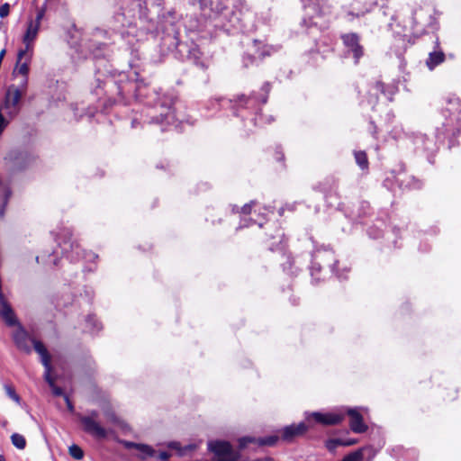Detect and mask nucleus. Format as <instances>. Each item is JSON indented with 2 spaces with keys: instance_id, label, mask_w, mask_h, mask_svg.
<instances>
[{
  "instance_id": "nucleus-1",
  "label": "nucleus",
  "mask_w": 461,
  "mask_h": 461,
  "mask_svg": "<svg viewBox=\"0 0 461 461\" xmlns=\"http://www.w3.org/2000/svg\"><path fill=\"white\" fill-rule=\"evenodd\" d=\"M118 81L112 77L104 81L97 79L95 95H100L104 90L107 95L104 100L105 109L116 103L128 104L132 94L137 101L143 103L146 108L141 112L143 123L160 124L161 131H166L165 126L175 123L176 118L173 105L176 97L171 93L161 95L156 88L150 87L143 82H133L127 79L126 75L121 74Z\"/></svg>"
},
{
  "instance_id": "nucleus-2",
  "label": "nucleus",
  "mask_w": 461,
  "mask_h": 461,
  "mask_svg": "<svg viewBox=\"0 0 461 461\" xmlns=\"http://www.w3.org/2000/svg\"><path fill=\"white\" fill-rule=\"evenodd\" d=\"M302 3L304 11L302 25L316 41V36L324 32L330 26L331 6L328 0H302Z\"/></svg>"
},
{
  "instance_id": "nucleus-3",
  "label": "nucleus",
  "mask_w": 461,
  "mask_h": 461,
  "mask_svg": "<svg viewBox=\"0 0 461 461\" xmlns=\"http://www.w3.org/2000/svg\"><path fill=\"white\" fill-rule=\"evenodd\" d=\"M270 89V84L266 82L261 87L262 94L259 97L256 96L255 95L249 96L240 95H238L235 99L230 100V103H233L232 109L234 110V114L236 116H240L244 120L245 114L243 113V110L248 111L250 115H253V117L250 118V122L255 126H261L265 123H270L273 122L274 119L272 116L265 118L262 114L258 113V112L261 110V105L265 104L267 101Z\"/></svg>"
},
{
  "instance_id": "nucleus-4",
  "label": "nucleus",
  "mask_w": 461,
  "mask_h": 461,
  "mask_svg": "<svg viewBox=\"0 0 461 461\" xmlns=\"http://www.w3.org/2000/svg\"><path fill=\"white\" fill-rule=\"evenodd\" d=\"M57 241L62 255L70 261H77L83 258L94 262L98 258V256L93 252H86L81 249L80 246L76 241L72 240V233L68 229L63 230L62 232L58 234Z\"/></svg>"
},
{
  "instance_id": "nucleus-5",
  "label": "nucleus",
  "mask_w": 461,
  "mask_h": 461,
  "mask_svg": "<svg viewBox=\"0 0 461 461\" xmlns=\"http://www.w3.org/2000/svg\"><path fill=\"white\" fill-rule=\"evenodd\" d=\"M337 263L338 260L331 249L328 247L317 249L312 255L310 270L312 279L319 280L320 278L317 275L324 268H328L330 273L335 274V266Z\"/></svg>"
},
{
  "instance_id": "nucleus-6",
  "label": "nucleus",
  "mask_w": 461,
  "mask_h": 461,
  "mask_svg": "<svg viewBox=\"0 0 461 461\" xmlns=\"http://www.w3.org/2000/svg\"><path fill=\"white\" fill-rule=\"evenodd\" d=\"M26 79L21 80L18 86L11 85L8 86L5 99L0 105L5 110L6 116L10 119L15 117L20 111V101L26 92Z\"/></svg>"
},
{
  "instance_id": "nucleus-7",
  "label": "nucleus",
  "mask_w": 461,
  "mask_h": 461,
  "mask_svg": "<svg viewBox=\"0 0 461 461\" xmlns=\"http://www.w3.org/2000/svg\"><path fill=\"white\" fill-rule=\"evenodd\" d=\"M46 10H47L46 5H42L41 7L37 8L35 19H30L28 21L26 32L23 38V42L24 43L25 48L23 50H19V52H18L19 60L21 59H23L27 54V52H29L32 50L33 42L38 36L41 23L42 19L45 16Z\"/></svg>"
},
{
  "instance_id": "nucleus-8",
  "label": "nucleus",
  "mask_w": 461,
  "mask_h": 461,
  "mask_svg": "<svg viewBox=\"0 0 461 461\" xmlns=\"http://www.w3.org/2000/svg\"><path fill=\"white\" fill-rule=\"evenodd\" d=\"M446 113H449V118H446V122H443V129H437V139H441L442 136L447 133L456 134L454 130H452V125L454 122H458L459 121V113H461V101L458 98H451L447 102V106L443 111V115H446Z\"/></svg>"
},
{
  "instance_id": "nucleus-9",
  "label": "nucleus",
  "mask_w": 461,
  "mask_h": 461,
  "mask_svg": "<svg viewBox=\"0 0 461 461\" xmlns=\"http://www.w3.org/2000/svg\"><path fill=\"white\" fill-rule=\"evenodd\" d=\"M99 417L97 411H90L87 415H80L79 421L83 426V429L87 434L95 438L103 439L107 437V430L96 420Z\"/></svg>"
},
{
  "instance_id": "nucleus-10",
  "label": "nucleus",
  "mask_w": 461,
  "mask_h": 461,
  "mask_svg": "<svg viewBox=\"0 0 461 461\" xmlns=\"http://www.w3.org/2000/svg\"><path fill=\"white\" fill-rule=\"evenodd\" d=\"M208 449L214 453L217 456V461H237L239 458L231 445L226 441H210L208 443Z\"/></svg>"
},
{
  "instance_id": "nucleus-11",
  "label": "nucleus",
  "mask_w": 461,
  "mask_h": 461,
  "mask_svg": "<svg viewBox=\"0 0 461 461\" xmlns=\"http://www.w3.org/2000/svg\"><path fill=\"white\" fill-rule=\"evenodd\" d=\"M341 40L347 52L352 55L355 64H357L364 55V47L360 44L359 35L355 32L346 33L341 36Z\"/></svg>"
},
{
  "instance_id": "nucleus-12",
  "label": "nucleus",
  "mask_w": 461,
  "mask_h": 461,
  "mask_svg": "<svg viewBox=\"0 0 461 461\" xmlns=\"http://www.w3.org/2000/svg\"><path fill=\"white\" fill-rule=\"evenodd\" d=\"M5 160L14 170H23L32 161V156L24 150L12 149L5 157Z\"/></svg>"
},
{
  "instance_id": "nucleus-13",
  "label": "nucleus",
  "mask_w": 461,
  "mask_h": 461,
  "mask_svg": "<svg viewBox=\"0 0 461 461\" xmlns=\"http://www.w3.org/2000/svg\"><path fill=\"white\" fill-rule=\"evenodd\" d=\"M253 49L255 54H245L243 56V65L248 68L249 65H253L256 63L257 59H263L267 56H270L273 51H275L274 47L268 45H263L258 41H253Z\"/></svg>"
},
{
  "instance_id": "nucleus-14",
  "label": "nucleus",
  "mask_w": 461,
  "mask_h": 461,
  "mask_svg": "<svg viewBox=\"0 0 461 461\" xmlns=\"http://www.w3.org/2000/svg\"><path fill=\"white\" fill-rule=\"evenodd\" d=\"M345 417L343 412H328L322 413L319 411L312 412L306 416V420L310 422L313 420L315 422L325 425H337L339 424Z\"/></svg>"
},
{
  "instance_id": "nucleus-15",
  "label": "nucleus",
  "mask_w": 461,
  "mask_h": 461,
  "mask_svg": "<svg viewBox=\"0 0 461 461\" xmlns=\"http://www.w3.org/2000/svg\"><path fill=\"white\" fill-rule=\"evenodd\" d=\"M13 340L16 346V348L23 351L25 353H31L32 351V339L29 333L25 330V329L22 326V324H18L16 326V330L13 332Z\"/></svg>"
},
{
  "instance_id": "nucleus-16",
  "label": "nucleus",
  "mask_w": 461,
  "mask_h": 461,
  "mask_svg": "<svg viewBox=\"0 0 461 461\" xmlns=\"http://www.w3.org/2000/svg\"><path fill=\"white\" fill-rule=\"evenodd\" d=\"M279 437L276 435H270L263 438H255V437H242L239 439V447L240 449L245 448L249 444L253 443L257 444L259 447L268 446L272 447L276 444Z\"/></svg>"
},
{
  "instance_id": "nucleus-17",
  "label": "nucleus",
  "mask_w": 461,
  "mask_h": 461,
  "mask_svg": "<svg viewBox=\"0 0 461 461\" xmlns=\"http://www.w3.org/2000/svg\"><path fill=\"white\" fill-rule=\"evenodd\" d=\"M414 144L417 150L426 153L428 156L433 155L437 149V141L433 138H429L425 134H420L415 137Z\"/></svg>"
},
{
  "instance_id": "nucleus-18",
  "label": "nucleus",
  "mask_w": 461,
  "mask_h": 461,
  "mask_svg": "<svg viewBox=\"0 0 461 461\" xmlns=\"http://www.w3.org/2000/svg\"><path fill=\"white\" fill-rule=\"evenodd\" d=\"M126 449H136L139 451L138 457L145 460L149 457H151L155 455L156 451L154 448L147 444L142 443H135L128 440H121L120 442Z\"/></svg>"
},
{
  "instance_id": "nucleus-19",
  "label": "nucleus",
  "mask_w": 461,
  "mask_h": 461,
  "mask_svg": "<svg viewBox=\"0 0 461 461\" xmlns=\"http://www.w3.org/2000/svg\"><path fill=\"white\" fill-rule=\"evenodd\" d=\"M0 317L8 326L12 327L20 324L16 319L14 310L5 300L4 294L0 295Z\"/></svg>"
},
{
  "instance_id": "nucleus-20",
  "label": "nucleus",
  "mask_w": 461,
  "mask_h": 461,
  "mask_svg": "<svg viewBox=\"0 0 461 461\" xmlns=\"http://www.w3.org/2000/svg\"><path fill=\"white\" fill-rule=\"evenodd\" d=\"M347 413L349 416V426L353 432L364 433L366 431L367 426L357 409H348Z\"/></svg>"
},
{
  "instance_id": "nucleus-21",
  "label": "nucleus",
  "mask_w": 461,
  "mask_h": 461,
  "mask_svg": "<svg viewBox=\"0 0 461 461\" xmlns=\"http://www.w3.org/2000/svg\"><path fill=\"white\" fill-rule=\"evenodd\" d=\"M306 430L307 426L304 422L286 426L282 429V438L285 441H292L295 437L303 435Z\"/></svg>"
},
{
  "instance_id": "nucleus-22",
  "label": "nucleus",
  "mask_w": 461,
  "mask_h": 461,
  "mask_svg": "<svg viewBox=\"0 0 461 461\" xmlns=\"http://www.w3.org/2000/svg\"><path fill=\"white\" fill-rule=\"evenodd\" d=\"M32 344L33 345L34 350L41 357V362L43 365L45 371L51 370L50 356L46 347L44 346V344L41 341L36 340V339L32 340Z\"/></svg>"
},
{
  "instance_id": "nucleus-23",
  "label": "nucleus",
  "mask_w": 461,
  "mask_h": 461,
  "mask_svg": "<svg viewBox=\"0 0 461 461\" xmlns=\"http://www.w3.org/2000/svg\"><path fill=\"white\" fill-rule=\"evenodd\" d=\"M372 90L375 92L374 94L376 95L377 93L383 94L387 97L389 101H393V96L396 92V88L393 86L388 85L385 86L381 81H376L372 87Z\"/></svg>"
},
{
  "instance_id": "nucleus-24",
  "label": "nucleus",
  "mask_w": 461,
  "mask_h": 461,
  "mask_svg": "<svg viewBox=\"0 0 461 461\" xmlns=\"http://www.w3.org/2000/svg\"><path fill=\"white\" fill-rule=\"evenodd\" d=\"M357 443L356 439H348L342 438H330L326 441V447L330 451H334L338 447H349Z\"/></svg>"
},
{
  "instance_id": "nucleus-25",
  "label": "nucleus",
  "mask_w": 461,
  "mask_h": 461,
  "mask_svg": "<svg viewBox=\"0 0 461 461\" xmlns=\"http://www.w3.org/2000/svg\"><path fill=\"white\" fill-rule=\"evenodd\" d=\"M445 54L441 50L432 51L429 54V58L426 61V64L429 70L434 69L437 66L444 62Z\"/></svg>"
},
{
  "instance_id": "nucleus-26",
  "label": "nucleus",
  "mask_w": 461,
  "mask_h": 461,
  "mask_svg": "<svg viewBox=\"0 0 461 461\" xmlns=\"http://www.w3.org/2000/svg\"><path fill=\"white\" fill-rule=\"evenodd\" d=\"M405 179L397 176V181L402 188L407 189H420L422 185L421 182L413 176H403Z\"/></svg>"
},
{
  "instance_id": "nucleus-27",
  "label": "nucleus",
  "mask_w": 461,
  "mask_h": 461,
  "mask_svg": "<svg viewBox=\"0 0 461 461\" xmlns=\"http://www.w3.org/2000/svg\"><path fill=\"white\" fill-rule=\"evenodd\" d=\"M113 20L115 22L116 28H124L131 25L133 21V16L127 15L123 12H118L114 14Z\"/></svg>"
},
{
  "instance_id": "nucleus-28",
  "label": "nucleus",
  "mask_w": 461,
  "mask_h": 461,
  "mask_svg": "<svg viewBox=\"0 0 461 461\" xmlns=\"http://www.w3.org/2000/svg\"><path fill=\"white\" fill-rule=\"evenodd\" d=\"M50 373H51V370L44 371L45 381L48 383V384L51 388L52 393L55 396H63L64 397V395H66V394L64 393L63 389L55 384L54 378L51 376Z\"/></svg>"
},
{
  "instance_id": "nucleus-29",
  "label": "nucleus",
  "mask_w": 461,
  "mask_h": 461,
  "mask_svg": "<svg viewBox=\"0 0 461 461\" xmlns=\"http://www.w3.org/2000/svg\"><path fill=\"white\" fill-rule=\"evenodd\" d=\"M30 59L31 58H28L24 62L21 63V60L23 59H21L20 60L18 59L17 60V68H16V70L18 74L22 75V79H26V86H28V74H29V62H30Z\"/></svg>"
},
{
  "instance_id": "nucleus-30",
  "label": "nucleus",
  "mask_w": 461,
  "mask_h": 461,
  "mask_svg": "<svg viewBox=\"0 0 461 461\" xmlns=\"http://www.w3.org/2000/svg\"><path fill=\"white\" fill-rule=\"evenodd\" d=\"M354 156L356 163L359 166L361 169L368 168V159L365 151H355Z\"/></svg>"
},
{
  "instance_id": "nucleus-31",
  "label": "nucleus",
  "mask_w": 461,
  "mask_h": 461,
  "mask_svg": "<svg viewBox=\"0 0 461 461\" xmlns=\"http://www.w3.org/2000/svg\"><path fill=\"white\" fill-rule=\"evenodd\" d=\"M11 440L13 445L18 449H23L26 446L25 438L19 433H14L11 436Z\"/></svg>"
},
{
  "instance_id": "nucleus-32",
  "label": "nucleus",
  "mask_w": 461,
  "mask_h": 461,
  "mask_svg": "<svg viewBox=\"0 0 461 461\" xmlns=\"http://www.w3.org/2000/svg\"><path fill=\"white\" fill-rule=\"evenodd\" d=\"M2 195H3V204L0 208V217H3L5 215V208L8 204L9 199L12 195L11 189L9 187H5L3 190Z\"/></svg>"
},
{
  "instance_id": "nucleus-33",
  "label": "nucleus",
  "mask_w": 461,
  "mask_h": 461,
  "mask_svg": "<svg viewBox=\"0 0 461 461\" xmlns=\"http://www.w3.org/2000/svg\"><path fill=\"white\" fill-rule=\"evenodd\" d=\"M68 452H69V455L77 460H81L84 457V451L77 445L74 444V445L70 446L68 448Z\"/></svg>"
},
{
  "instance_id": "nucleus-34",
  "label": "nucleus",
  "mask_w": 461,
  "mask_h": 461,
  "mask_svg": "<svg viewBox=\"0 0 461 461\" xmlns=\"http://www.w3.org/2000/svg\"><path fill=\"white\" fill-rule=\"evenodd\" d=\"M256 201H250L249 203L244 204L240 210L237 205H234L232 208L233 212H241L245 215H248L251 212L252 207L256 204Z\"/></svg>"
},
{
  "instance_id": "nucleus-35",
  "label": "nucleus",
  "mask_w": 461,
  "mask_h": 461,
  "mask_svg": "<svg viewBox=\"0 0 461 461\" xmlns=\"http://www.w3.org/2000/svg\"><path fill=\"white\" fill-rule=\"evenodd\" d=\"M86 324L89 326L91 330H100L102 329L101 324L98 322L95 315H89L86 318Z\"/></svg>"
},
{
  "instance_id": "nucleus-36",
  "label": "nucleus",
  "mask_w": 461,
  "mask_h": 461,
  "mask_svg": "<svg viewBox=\"0 0 461 461\" xmlns=\"http://www.w3.org/2000/svg\"><path fill=\"white\" fill-rule=\"evenodd\" d=\"M362 460H363V450L358 449V450L346 456L342 461H362Z\"/></svg>"
},
{
  "instance_id": "nucleus-37",
  "label": "nucleus",
  "mask_w": 461,
  "mask_h": 461,
  "mask_svg": "<svg viewBox=\"0 0 461 461\" xmlns=\"http://www.w3.org/2000/svg\"><path fill=\"white\" fill-rule=\"evenodd\" d=\"M5 115L6 113H5V110L0 107V135L4 131V130L6 128V126L9 123V121L11 120L9 117L5 118Z\"/></svg>"
},
{
  "instance_id": "nucleus-38",
  "label": "nucleus",
  "mask_w": 461,
  "mask_h": 461,
  "mask_svg": "<svg viewBox=\"0 0 461 461\" xmlns=\"http://www.w3.org/2000/svg\"><path fill=\"white\" fill-rule=\"evenodd\" d=\"M5 391H6V393L7 395L12 399L14 400V402H16L17 403L20 402V396L16 393L15 390L12 387V386H9V385H6L5 386Z\"/></svg>"
},
{
  "instance_id": "nucleus-39",
  "label": "nucleus",
  "mask_w": 461,
  "mask_h": 461,
  "mask_svg": "<svg viewBox=\"0 0 461 461\" xmlns=\"http://www.w3.org/2000/svg\"><path fill=\"white\" fill-rule=\"evenodd\" d=\"M198 447L197 444L192 443L185 445L182 447L181 456L186 455L188 452L194 451Z\"/></svg>"
},
{
  "instance_id": "nucleus-40",
  "label": "nucleus",
  "mask_w": 461,
  "mask_h": 461,
  "mask_svg": "<svg viewBox=\"0 0 461 461\" xmlns=\"http://www.w3.org/2000/svg\"><path fill=\"white\" fill-rule=\"evenodd\" d=\"M10 12V5L5 3L0 6V17L5 18L9 14Z\"/></svg>"
},
{
  "instance_id": "nucleus-41",
  "label": "nucleus",
  "mask_w": 461,
  "mask_h": 461,
  "mask_svg": "<svg viewBox=\"0 0 461 461\" xmlns=\"http://www.w3.org/2000/svg\"><path fill=\"white\" fill-rule=\"evenodd\" d=\"M168 447L171 448V449H174V450H176L178 455L181 456V452H182V446L179 442H176V441H172L168 444Z\"/></svg>"
},
{
  "instance_id": "nucleus-42",
  "label": "nucleus",
  "mask_w": 461,
  "mask_h": 461,
  "mask_svg": "<svg viewBox=\"0 0 461 461\" xmlns=\"http://www.w3.org/2000/svg\"><path fill=\"white\" fill-rule=\"evenodd\" d=\"M170 456H171V455L168 452H167V451H161L158 454V459L161 460V461H168Z\"/></svg>"
},
{
  "instance_id": "nucleus-43",
  "label": "nucleus",
  "mask_w": 461,
  "mask_h": 461,
  "mask_svg": "<svg viewBox=\"0 0 461 461\" xmlns=\"http://www.w3.org/2000/svg\"><path fill=\"white\" fill-rule=\"evenodd\" d=\"M64 400H65V402L67 403V407H68V411L72 412L74 411V405L71 402V401L69 400L68 396V395H64Z\"/></svg>"
},
{
  "instance_id": "nucleus-44",
  "label": "nucleus",
  "mask_w": 461,
  "mask_h": 461,
  "mask_svg": "<svg viewBox=\"0 0 461 461\" xmlns=\"http://www.w3.org/2000/svg\"><path fill=\"white\" fill-rule=\"evenodd\" d=\"M396 41L401 43L403 46V49L405 50V38L404 37H399L396 39Z\"/></svg>"
},
{
  "instance_id": "nucleus-45",
  "label": "nucleus",
  "mask_w": 461,
  "mask_h": 461,
  "mask_svg": "<svg viewBox=\"0 0 461 461\" xmlns=\"http://www.w3.org/2000/svg\"><path fill=\"white\" fill-rule=\"evenodd\" d=\"M284 159V154L281 151H276V160L281 161Z\"/></svg>"
},
{
  "instance_id": "nucleus-46",
  "label": "nucleus",
  "mask_w": 461,
  "mask_h": 461,
  "mask_svg": "<svg viewBox=\"0 0 461 461\" xmlns=\"http://www.w3.org/2000/svg\"><path fill=\"white\" fill-rule=\"evenodd\" d=\"M5 55V50L4 49L0 51V61L1 62L3 61Z\"/></svg>"
},
{
  "instance_id": "nucleus-47",
  "label": "nucleus",
  "mask_w": 461,
  "mask_h": 461,
  "mask_svg": "<svg viewBox=\"0 0 461 461\" xmlns=\"http://www.w3.org/2000/svg\"><path fill=\"white\" fill-rule=\"evenodd\" d=\"M415 14H416V12L412 13V23H413V25L418 23V22L416 20V17H415Z\"/></svg>"
},
{
  "instance_id": "nucleus-48",
  "label": "nucleus",
  "mask_w": 461,
  "mask_h": 461,
  "mask_svg": "<svg viewBox=\"0 0 461 461\" xmlns=\"http://www.w3.org/2000/svg\"><path fill=\"white\" fill-rule=\"evenodd\" d=\"M137 123H139L138 119H133L132 122H131L132 128H135Z\"/></svg>"
},
{
  "instance_id": "nucleus-49",
  "label": "nucleus",
  "mask_w": 461,
  "mask_h": 461,
  "mask_svg": "<svg viewBox=\"0 0 461 461\" xmlns=\"http://www.w3.org/2000/svg\"><path fill=\"white\" fill-rule=\"evenodd\" d=\"M196 65L200 66L203 68H206V67L204 66V64L203 62H197Z\"/></svg>"
},
{
  "instance_id": "nucleus-50",
  "label": "nucleus",
  "mask_w": 461,
  "mask_h": 461,
  "mask_svg": "<svg viewBox=\"0 0 461 461\" xmlns=\"http://www.w3.org/2000/svg\"><path fill=\"white\" fill-rule=\"evenodd\" d=\"M376 101H377V96H375L374 101H370V103H372L373 105H375L376 104Z\"/></svg>"
},
{
  "instance_id": "nucleus-51",
  "label": "nucleus",
  "mask_w": 461,
  "mask_h": 461,
  "mask_svg": "<svg viewBox=\"0 0 461 461\" xmlns=\"http://www.w3.org/2000/svg\"><path fill=\"white\" fill-rule=\"evenodd\" d=\"M402 54V51H396V55L400 57Z\"/></svg>"
},
{
  "instance_id": "nucleus-52",
  "label": "nucleus",
  "mask_w": 461,
  "mask_h": 461,
  "mask_svg": "<svg viewBox=\"0 0 461 461\" xmlns=\"http://www.w3.org/2000/svg\"><path fill=\"white\" fill-rule=\"evenodd\" d=\"M0 461H5V456H1V455H0Z\"/></svg>"
},
{
  "instance_id": "nucleus-53",
  "label": "nucleus",
  "mask_w": 461,
  "mask_h": 461,
  "mask_svg": "<svg viewBox=\"0 0 461 461\" xmlns=\"http://www.w3.org/2000/svg\"><path fill=\"white\" fill-rule=\"evenodd\" d=\"M53 264H54L55 266H57V265H58V259H57V258H55V259H54Z\"/></svg>"
},
{
  "instance_id": "nucleus-54",
  "label": "nucleus",
  "mask_w": 461,
  "mask_h": 461,
  "mask_svg": "<svg viewBox=\"0 0 461 461\" xmlns=\"http://www.w3.org/2000/svg\"><path fill=\"white\" fill-rule=\"evenodd\" d=\"M323 44L328 45V40H323Z\"/></svg>"
},
{
  "instance_id": "nucleus-55",
  "label": "nucleus",
  "mask_w": 461,
  "mask_h": 461,
  "mask_svg": "<svg viewBox=\"0 0 461 461\" xmlns=\"http://www.w3.org/2000/svg\"><path fill=\"white\" fill-rule=\"evenodd\" d=\"M283 211H284V209H283V208H281V209L279 210V214H280V215H282V214H283Z\"/></svg>"
},
{
  "instance_id": "nucleus-56",
  "label": "nucleus",
  "mask_w": 461,
  "mask_h": 461,
  "mask_svg": "<svg viewBox=\"0 0 461 461\" xmlns=\"http://www.w3.org/2000/svg\"><path fill=\"white\" fill-rule=\"evenodd\" d=\"M378 12H379V13H383V14H384V12L382 10V8H379V9H378Z\"/></svg>"
},
{
  "instance_id": "nucleus-57",
  "label": "nucleus",
  "mask_w": 461,
  "mask_h": 461,
  "mask_svg": "<svg viewBox=\"0 0 461 461\" xmlns=\"http://www.w3.org/2000/svg\"><path fill=\"white\" fill-rule=\"evenodd\" d=\"M264 461H274L272 458H267L266 460Z\"/></svg>"
},
{
  "instance_id": "nucleus-58",
  "label": "nucleus",
  "mask_w": 461,
  "mask_h": 461,
  "mask_svg": "<svg viewBox=\"0 0 461 461\" xmlns=\"http://www.w3.org/2000/svg\"><path fill=\"white\" fill-rule=\"evenodd\" d=\"M249 224L245 223V224H242L240 227H248Z\"/></svg>"
}]
</instances>
